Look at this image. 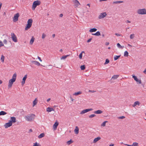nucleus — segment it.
I'll return each instance as SVG.
<instances>
[{
  "label": "nucleus",
  "mask_w": 146,
  "mask_h": 146,
  "mask_svg": "<svg viewBox=\"0 0 146 146\" xmlns=\"http://www.w3.org/2000/svg\"><path fill=\"white\" fill-rule=\"evenodd\" d=\"M17 77V74L16 73H15L13 75L12 78L9 80V82L8 86L9 88H11L14 82L16 80V77Z\"/></svg>",
  "instance_id": "1"
},
{
  "label": "nucleus",
  "mask_w": 146,
  "mask_h": 146,
  "mask_svg": "<svg viewBox=\"0 0 146 146\" xmlns=\"http://www.w3.org/2000/svg\"><path fill=\"white\" fill-rule=\"evenodd\" d=\"M35 117V115L31 114L25 116V118L27 121H31L34 119Z\"/></svg>",
  "instance_id": "2"
},
{
  "label": "nucleus",
  "mask_w": 146,
  "mask_h": 146,
  "mask_svg": "<svg viewBox=\"0 0 146 146\" xmlns=\"http://www.w3.org/2000/svg\"><path fill=\"white\" fill-rule=\"evenodd\" d=\"M33 20L32 19H29L27 21V24L26 25V26L25 28V30L27 31L29 29L31 26Z\"/></svg>",
  "instance_id": "3"
},
{
  "label": "nucleus",
  "mask_w": 146,
  "mask_h": 146,
  "mask_svg": "<svg viewBox=\"0 0 146 146\" xmlns=\"http://www.w3.org/2000/svg\"><path fill=\"white\" fill-rule=\"evenodd\" d=\"M40 3V1L38 0L35 1L34 2L32 7V9L34 10L37 6L39 5Z\"/></svg>",
  "instance_id": "4"
},
{
  "label": "nucleus",
  "mask_w": 146,
  "mask_h": 146,
  "mask_svg": "<svg viewBox=\"0 0 146 146\" xmlns=\"http://www.w3.org/2000/svg\"><path fill=\"white\" fill-rule=\"evenodd\" d=\"M137 12L139 15L146 14V9L144 8L139 9L137 10Z\"/></svg>",
  "instance_id": "5"
},
{
  "label": "nucleus",
  "mask_w": 146,
  "mask_h": 146,
  "mask_svg": "<svg viewBox=\"0 0 146 146\" xmlns=\"http://www.w3.org/2000/svg\"><path fill=\"white\" fill-rule=\"evenodd\" d=\"M107 15L106 12H104L100 13V15L98 16V18L99 19H101L104 18Z\"/></svg>",
  "instance_id": "6"
},
{
  "label": "nucleus",
  "mask_w": 146,
  "mask_h": 146,
  "mask_svg": "<svg viewBox=\"0 0 146 146\" xmlns=\"http://www.w3.org/2000/svg\"><path fill=\"white\" fill-rule=\"evenodd\" d=\"M19 16V13H17L15 15L14 17L13 18V21L14 22L17 21L18 20V18Z\"/></svg>",
  "instance_id": "7"
},
{
  "label": "nucleus",
  "mask_w": 146,
  "mask_h": 146,
  "mask_svg": "<svg viewBox=\"0 0 146 146\" xmlns=\"http://www.w3.org/2000/svg\"><path fill=\"white\" fill-rule=\"evenodd\" d=\"M92 110L93 109L92 108L87 109L85 110H84L80 112V114L82 115Z\"/></svg>",
  "instance_id": "8"
},
{
  "label": "nucleus",
  "mask_w": 146,
  "mask_h": 146,
  "mask_svg": "<svg viewBox=\"0 0 146 146\" xmlns=\"http://www.w3.org/2000/svg\"><path fill=\"white\" fill-rule=\"evenodd\" d=\"M11 38H12L14 42H17V37L14 33H11Z\"/></svg>",
  "instance_id": "9"
},
{
  "label": "nucleus",
  "mask_w": 146,
  "mask_h": 146,
  "mask_svg": "<svg viewBox=\"0 0 146 146\" xmlns=\"http://www.w3.org/2000/svg\"><path fill=\"white\" fill-rule=\"evenodd\" d=\"M72 1L75 7H78L80 5V3L77 0H73Z\"/></svg>",
  "instance_id": "10"
},
{
  "label": "nucleus",
  "mask_w": 146,
  "mask_h": 146,
  "mask_svg": "<svg viewBox=\"0 0 146 146\" xmlns=\"http://www.w3.org/2000/svg\"><path fill=\"white\" fill-rule=\"evenodd\" d=\"M12 125V123L11 122H10L9 121V122H8L5 124L4 125V127L5 128H6L11 126Z\"/></svg>",
  "instance_id": "11"
},
{
  "label": "nucleus",
  "mask_w": 146,
  "mask_h": 146,
  "mask_svg": "<svg viewBox=\"0 0 146 146\" xmlns=\"http://www.w3.org/2000/svg\"><path fill=\"white\" fill-rule=\"evenodd\" d=\"M31 62L32 63L38 66H43L42 64H41L38 62L37 61L35 60L32 61Z\"/></svg>",
  "instance_id": "12"
},
{
  "label": "nucleus",
  "mask_w": 146,
  "mask_h": 146,
  "mask_svg": "<svg viewBox=\"0 0 146 146\" xmlns=\"http://www.w3.org/2000/svg\"><path fill=\"white\" fill-rule=\"evenodd\" d=\"M10 122L12 123H15L16 122V118L14 117H11L10 118Z\"/></svg>",
  "instance_id": "13"
},
{
  "label": "nucleus",
  "mask_w": 146,
  "mask_h": 146,
  "mask_svg": "<svg viewBox=\"0 0 146 146\" xmlns=\"http://www.w3.org/2000/svg\"><path fill=\"white\" fill-rule=\"evenodd\" d=\"M27 74L25 75L24 76L23 78L22 81L21 82L22 85H23L25 84V80L27 78Z\"/></svg>",
  "instance_id": "14"
},
{
  "label": "nucleus",
  "mask_w": 146,
  "mask_h": 146,
  "mask_svg": "<svg viewBox=\"0 0 146 146\" xmlns=\"http://www.w3.org/2000/svg\"><path fill=\"white\" fill-rule=\"evenodd\" d=\"M58 125V122H56L53 125V127L54 130L56 129Z\"/></svg>",
  "instance_id": "15"
},
{
  "label": "nucleus",
  "mask_w": 146,
  "mask_h": 146,
  "mask_svg": "<svg viewBox=\"0 0 146 146\" xmlns=\"http://www.w3.org/2000/svg\"><path fill=\"white\" fill-rule=\"evenodd\" d=\"M103 111L101 110H98L96 111H94V113L97 114H100L103 113Z\"/></svg>",
  "instance_id": "16"
},
{
  "label": "nucleus",
  "mask_w": 146,
  "mask_h": 146,
  "mask_svg": "<svg viewBox=\"0 0 146 146\" xmlns=\"http://www.w3.org/2000/svg\"><path fill=\"white\" fill-rule=\"evenodd\" d=\"M79 129L77 126L75 127V128L74 130V132L76 134H77L79 133Z\"/></svg>",
  "instance_id": "17"
},
{
  "label": "nucleus",
  "mask_w": 146,
  "mask_h": 146,
  "mask_svg": "<svg viewBox=\"0 0 146 146\" xmlns=\"http://www.w3.org/2000/svg\"><path fill=\"white\" fill-rule=\"evenodd\" d=\"M100 139H101V138L100 137H98L95 138L94 140L93 143H96L97 141H98L99 140H100Z\"/></svg>",
  "instance_id": "18"
},
{
  "label": "nucleus",
  "mask_w": 146,
  "mask_h": 146,
  "mask_svg": "<svg viewBox=\"0 0 146 146\" xmlns=\"http://www.w3.org/2000/svg\"><path fill=\"white\" fill-rule=\"evenodd\" d=\"M37 98H36L35 100L33 102V107L37 103Z\"/></svg>",
  "instance_id": "19"
},
{
  "label": "nucleus",
  "mask_w": 146,
  "mask_h": 146,
  "mask_svg": "<svg viewBox=\"0 0 146 146\" xmlns=\"http://www.w3.org/2000/svg\"><path fill=\"white\" fill-rule=\"evenodd\" d=\"M54 111L53 108L48 107L46 109V111L48 112H50L52 111Z\"/></svg>",
  "instance_id": "20"
},
{
  "label": "nucleus",
  "mask_w": 146,
  "mask_h": 146,
  "mask_svg": "<svg viewBox=\"0 0 146 146\" xmlns=\"http://www.w3.org/2000/svg\"><path fill=\"white\" fill-rule=\"evenodd\" d=\"M140 104V103L138 101H136L135 102L133 105L132 106L133 107H135L137 105H139Z\"/></svg>",
  "instance_id": "21"
},
{
  "label": "nucleus",
  "mask_w": 146,
  "mask_h": 146,
  "mask_svg": "<svg viewBox=\"0 0 146 146\" xmlns=\"http://www.w3.org/2000/svg\"><path fill=\"white\" fill-rule=\"evenodd\" d=\"M34 40H35V38L33 36L32 37V38L30 41V43L31 44H33V42H34Z\"/></svg>",
  "instance_id": "22"
},
{
  "label": "nucleus",
  "mask_w": 146,
  "mask_h": 146,
  "mask_svg": "<svg viewBox=\"0 0 146 146\" xmlns=\"http://www.w3.org/2000/svg\"><path fill=\"white\" fill-rule=\"evenodd\" d=\"M97 31V29H96V28H93V29H90V30H89V31L90 32L92 33V32H96Z\"/></svg>",
  "instance_id": "23"
},
{
  "label": "nucleus",
  "mask_w": 146,
  "mask_h": 146,
  "mask_svg": "<svg viewBox=\"0 0 146 146\" xmlns=\"http://www.w3.org/2000/svg\"><path fill=\"white\" fill-rule=\"evenodd\" d=\"M70 56V55H64L62 56L60 58V59L61 60L64 59H66L68 56Z\"/></svg>",
  "instance_id": "24"
},
{
  "label": "nucleus",
  "mask_w": 146,
  "mask_h": 146,
  "mask_svg": "<svg viewBox=\"0 0 146 146\" xmlns=\"http://www.w3.org/2000/svg\"><path fill=\"white\" fill-rule=\"evenodd\" d=\"M7 112L3 111H1L0 112V116L1 115H4L7 114Z\"/></svg>",
  "instance_id": "25"
},
{
  "label": "nucleus",
  "mask_w": 146,
  "mask_h": 146,
  "mask_svg": "<svg viewBox=\"0 0 146 146\" xmlns=\"http://www.w3.org/2000/svg\"><path fill=\"white\" fill-rule=\"evenodd\" d=\"M44 136V133H42L40 134L38 136V138L40 139L42 137H43Z\"/></svg>",
  "instance_id": "26"
},
{
  "label": "nucleus",
  "mask_w": 146,
  "mask_h": 146,
  "mask_svg": "<svg viewBox=\"0 0 146 146\" xmlns=\"http://www.w3.org/2000/svg\"><path fill=\"white\" fill-rule=\"evenodd\" d=\"M123 2V1H113V4H118V3H122Z\"/></svg>",
  "instance_id": "27"
},
{
  "label": "nucleus",
  "mask_w": 146,
  "mask_h": 146,
  "mask_svg": "<svg viewBox=\"0 0 146 146\" xmlns=\"http://www.w3.org/2000/svg\"><path fill=\"white\" fill-rule=\"evenodd\" d=\"M119 77V75H113L111 78V79H116Z\"/></svg>",
  "instance_id": "28"
},
{
  "label": "nucleus",
  "mask_w": 146,
  "mask_h": 146,
  "mask_svg": "<svg viewBox=\"0 0 146 146\" xmlns=\"http://www.w3.org/2000/svg\"><path fill=\"white\" fill-rule=\"evenodd\" d=\"M82 92L80 91H79L78 92H75L73 94L74 95L77 96L78 95L81 94Z\"/></svg>",
  "instance_id": "29"
},
{
  "label": "nucleus",
  "mask_w": 146,
  "mask_h": 146,
  "mask_svg": "<svg viewBox=\"0 0 146 146\" xmlns=\"http://www.w3.org/2000/svg\"><path fill=\"white\" fill-rule=\"evenodd\" d=\"M129 55V53L127 51H125L124 52V56L127 57Z\"/></svg>",
  "instance_id": "30"
},
{
  "label": "nucleus",
  "mask_w": 146,
  "mask_h": 146,
  "mask_svg": "<svg viewBox=\"0 0 146 146\" xmlns=\"http://www.w3.org/2000/svg\"><path fill=\"white\" fill-rule=\"evenodd\" d=\"M121 56V55L119 56H115L114 58V60H116L118 59Z\"/></svg>",
  "instance_id": "31"
},
{
  "label": "nucleus",
  "mask_w": 146,
  "mask_h": 146,
  "mask_svg": "<svg viewBox=\"0 0 146 146\" xmlns=\"http://www.w3.org/2000/svg\"><path fill=\"white\" fill-rule=\"evenodd\" d=\"M4 59H5L4 56L3 55H2L1 56V62H3L4 61Z\"/></svg>",
  "instance_id": "32"
},
{
  "label": "nucleus",
  "mask_w": 146,
  "mask_h": 146,
  "mask_svg": "<svg viewBox=\"0 0 146 146\" xmlns=\"http://www.w3.org/2000/svg\"><path fill=\"white\" fill-rule=\"evenodd\" d=\"M108 121H104L102 123L101 125V126L104 127L106 125V123Z\"/></svg>",
  "instance_id": "33"
},
{
  "label": "nucleus",
  "mask_w": 146,
  "mask_h": 146,
  "mask_svg": "<svg viewBox=\"0 0 146 146\" xmlns=\"http://www.w3.org/2000/svg\"><path fill=\"white\" fill-rule=\"evenodd\" d=\"M73 142V141L71 139L69 141H67V143L68 145H70L71 143Z\"/></svg>",
  "instance_id": "34"
},
{
  "label": "nucleus",
  "mask_w": 146,
  "mask_h": 146,
  "mask_svg": "<svg viewBox=\"0 0 146 146\" xmlns=\"http://www.w3.org/2000/svg\"><path fill=\"white\" fill-rule=\"evenodd\" d=\"M134 37V34H131L130 36V38L131 39H133Z\"/></svg>",
  "instance_id": "35"
},
{
  "label": "nucleus",
  "mask_w": 146,
  "mask_h": 146,
  "mask_svg": "<svg viewBox=\"0 0 146 146\" xmlns=\"http://www.w3.org/2000/svg\"><path fill=\"white\" fill-rule=\"evenodd\" d=\"M110 62V60L108 59H106V60L105 62L104 63V64H106Z\"/></svg>",
  "instance_id": "36"
},
{
  "label": "nucleus",
  "mask_w": 146,
  "mask_h": 146,
  "mask_svg": "<svg viewBox=\"0 0 146 146\" xmlns=\"http://www.w3.org/2000/svg\"><path fill=\"white\" fill-rule=\"evenodd\" d=\"M132 78H134V80L135 81H137V80H138V78L135 75L132 76Z\"/></svg>",
  "instance_id": "37"
},
{
  "label": "nucleus",
  "mask_w": 146,
  "mask_h": 146,
  "mask_svg": "<svg viewBox=\"0 0 146 146\" xmlns=\"http://www.w3.org/2000/svg\"><path fill=\"white\" fill-rule=\"evenodd\" d=\"M80 68L82 70H84L85 69V66L84 65L81 66Z\"/></svg>",
  "instance_id": "38"
},
{
  "label": "nucleus",
  "mask_w": 146,
  "mask_h": 146,
  "mask_svg": "<svg viewBox=\"0 0 146 146\" xmlns=\"http://www.w3.org/2000/svg\"><path fill=\"white\" fill-rule=\"evenodd\" d=\"M132 145L133 146H138V143L136 142H134L133 143Z\"/></svg>",
  "instance_id": "39"
},
{
  "label": "nucleus",
  "mask_w": 146,
  "mask_h": 146,
  "mask_svg": "<svg viewBox=\"0 0 146 146\" xmlns=\"http://www.w3.org/2000/svg\"><path fill=\"white\" fill-rule=\"evenodd\" d=\"M96 115L94 114H92L90 115H89V118H92L95 116H96Z\"/></svg>",
  "instance_id": "40"
},
{
  "label": "nucleus",
  "mask_w": 146,
  "mask_h": 146,
  "mask_svg": "<svg viewBox=\"0 0 146 146\" xmlns=\"http://www.w3.org/2000/svg\"><path fill=\"white\" fill-rule=\"evenodd\" d=\"M33 146H40V145L39 143H38L37 142L34 143Z\"/></svg>",
  "instance_id": "41"
},
{
  "label": "nucleus",
  "mask_w": 146,
  "mask_h": 146,
  "mask_svg": "<svg viewBox=\"0 0 146 146\" xmlns=\"http://www.w3.org/2000/svg\"><path fill=\"white\" fill-rule=\"evenodd\" d=\"M96 36H98L100 35V33L99 31H97L96 33H95Z\"/></svg>",
  "instance_id": "42"
},
{
  "label": "nucleus",
  "mask_w": 146,
  "mask_h": 146,
  "mask_svg": "<svg viewBox=\"0 0 146 146\" xmlns=\"http://www.w3.org/2000/svg\"><path fill=\"white\" fill-rule=\"evenodd\" d=\"M125 118V117L123 116L119 117H118V118L119 119H123Z\"/></svg>",
  "instance_id": "43"
},
{
  "label": "nucleus",
  "mask_w": 146,
  "mask_h": 146,
  "mask_svg": "<svg viewBox=\"0 0 146 146\" xmlns=\"http://www.w3.org/2000/svg\"><path fill=\"white\" fill-rule=\"evenodd\" d=\"M4 46V44L0 40V47L1 46Z\"/></svg>",
  "instance_id": "44"
},
{
  "label": "nucleus",
  "mask_w": 146,
  "mask_h": 146,
  "mask_svg": "<svg viewBox=\"0 0 146 146\" xmlns=\"http://www.w3.org/2000/svg\"><path fill=\"white\" fill-rule=\"evenodd\" d=\"M136 81L139 84H141V80L138 79V80H137V81Z\"/></svg>",
  "instance_id": "45"
},
{
  "label": "nucleus",
  "mask_w": 146,
  "mask_h": 146,
  "mask_svg": "<svg viewBox=\"0 0 146 146\" xmlns=\"http://www.w3.org/2000/svg\"><path fill=\"white\" fill-rule=\"evenodd\" d=\"M117 46L119 48H121L122 47V46H121L119 43H118L117 44Z\"/></svg>",
  "instance_id": "46"
},
{
  "label": "nucleus",
  "mask_w": 146,
  "mask_h": 146,
  "mask_svg": "<svg viewBox=\"0 0 146 146\" xmlns=\"http://www.w3.org/2000/svg\"><path fill=\"white\" fill-rule=\"evenodd\" d=\"M3 43L5 44H7V41L6 39H4L3 41Z\"/></svg>",
  "instance_id": "47"
},
{
  "label": "nucleus",
  "mask_w": 146,
  "mask_h": 146,
  "mask_svg": "<svg viewBox=\"0 0 146 146\" xmlns=\"http://www.w3.org/2000/svg\"><path fill=\"white\" fill-rule=\"evenodd\" d=\"M82 53H81L79 55V58L80 59H81L82 58Z\"/></svg>",
  "instance_id": "48"
},
{
  "label": "nucleus",
  "mask_w": 146,
  "mask_h": 146,
  "mask_svg": "<svg viewBox=\"0 0 146 146\" xmlns=\"http://www.w3.org/2000/svg\"><path fill=\"white\" fill-rule=\"evenodd\" d=\"M46 36V35L44 34V33H43L42 35V38L43 39L45 38Z\"/></svg>",
  "instance_id": "49"
},
{
  "label": "nucleus",
  "mask_w": 146,
  "mask_h": 146,
  "mask_svg": "<svg viewBox=\"0 0 146 146\" xmlns=\"http://www.w3.org/2000/svg\"><path fill=\"white\" fill-rule=\"evenodd\" d=\"M92 38H90V39H89L87 41V42H90L91 40H92Z\"/></svg>",
  "instance_id": "50"
},
{
  "label": "nucleus",
  "mask_w": 146,
  "mask_h": 146,
  "mask_svg": "<svg viewBox=\"0 0 146 146\" xmlns=\"http://www.w3.org/2000/svg\"><path fill=\"white\" fill-rule=\"evenodd\" d=\"M115 35H116L117 36H120V34H119L117 33H115Z\"/></svg>",
  "instance_id": "51"
},
{
  "label": "nucleus",
  "mask_w": 146,
  "mask_h": 146,
  "mask_svg": "<svg viewBox=\"0 0 146 146\" xmlns=\"http://www.w3.org/2000/svg\"><path fill=\"white\" fill-rule=\"evenodd\" d=\"M38 59L40 61V62H42V60L41 59V58L39 57L38 56Z\"/></svg>",
  "instance_id": "52"
},
{
  "label": "nucleus",
  "mask_w": 146,
  "mask_h": 146,
  "mask_svg": "<svg viewBox=\"0 0 146 146\" xmlns=\"http://www.w3.org/2000/svg\"><path fill=\"white\" fill-rule=\"evenodd\" d=\"M143 72L145 74H146V68L145 69V70L143 71Z\"/></svg>",
  "instance_id": "53"
},
{
  "label": "nucleus",
  "mask_w": 146,
  "mask_h": 146,
  "mask_svg": "<svg viewBox=\"0 0 146 146\" xmlns=\"http://www.w3.org/2000/svg\"><path fill=\"white\" fill-rule=\"evenodd\" d=\"M125 145H127V146H133L132 145H129L127 144H124Z\"/></svg>",
  "instance_id": "54"
},
{
  "label": "nucleus",
  "mask_w": 146,
  "mask_h": 146,
  "mask_svg": "<svg viewBox=\"0 0 146 146\" xmlns=\"http://www.w3.org/2000/svg\"><path fill=\"white\" fill-rule=\"evenodd\" d=\"M109 44V42H106V45H108Z\"/></svg>",
  "instance_id": "55"
},
{
  "label": "nucleus",
  "mask_w": 146,
  "mask_h": 146,
  "mask_svg": "<svg viewBox=\"0 0 146 146\" xmlns=\"http://www.w3.org/2000/svg\"><path fill=\"white\" fill-rule=\"evenodd\" d=\"M63 16V15L62 14H61L60 15V17H62Z\"/></svg>",
  "instance_id": "56"
},
{
  "label": "nucleus",
  "mask_w": 146,
  "mask_h": 146,
  "mask_svg": "<svg viewBox=\"0 0 146 146\" xmlns=\"http://www.w3.org/2000/svg\"><path fill=\"white\" fill-rule=\"evenodd\" d=\"M50 100V98H49L47 99V101L48 102Z\"/></svg>",
  "instance_id": "57"
},
{
  "label": "nucleus",
  "mask_w": 146,
  "mask_h": 146,
  "mask_svg": "<svg viewBox=\"0 0 146 146\" xmlns=\"http://www.w3.org/2000/svg\"><path fill=\"white\" fill-rule=\"evenodd\" d=\"M32 131H33V130L31 129H30L29 130V132H32Z\"/></svg>",
  "instance_id": "58"
},
{
  "label": "nucleus",
  "mask_w": 146,
  "mask_h": 146,
  "mask_svg": "<svg viewBox=\"0 0 146 146\" xmlns=\"http://www.w3.org/2000/svg\"><path fill=\"white\" fill-rule=\"evenodd\" d=\"M126 22L127 23H130L131 22L129 20H127L126 21Z\"/></svg>",
  "instance_id": "59"
},
{
  "label": "nucleus",
  "mask_w": 146,
  "mask_h": 146,
  "mask_svg": "<svg viewBox=\"0 0 146 146\" xmlns=\"http://www.w3.org/2000/svg\"><path fill=\"white\" fill-rule=\"evenodd\" d=\"M70 99H71V101L72 102H73L74 101V99L71 97H70Z\"/></svg>",
  "instance_id": "60"
},
{
  "label": "nucleus",
  "mask_w": 146,
  "mask_h": 146,
  "mask_svg": "<svg viewBox=\"0 0 146 146\" xmlns=\"http://www.w3.org/2000/svg\"><path fill=\"white\" fill-rule=\"evenodd\" d=\"M55 34H54L52 35V37H53V38H54L55 36Z\"/></svg>",
  "instance_id": "61"
},
{
  "label": "nucleus",
  "mask_w": 146,
  "mask_h": 146,
  "mask_svg": "<svg viewBox=\"0 0 146 146\" xmlns=\"http://www.w3.org/2000/svg\"><path fill=\"white\" fill-rule=\"evenodd\" d=\"M114 146V144H110L109 146Z\"/></svg>",
  "instance_id": "62"
},
{
  "label": "nucleus",
  "mask_w": 146,
  "mask_h": 146,
  "mask_svg": "<svg viewBox=\"0 0 146 146\" xmlns=\"http://www.w3.org/2000/svg\"><path fill=\"white\" fill-rule=\"evenodd\" d=\"M128 46H130L131 47H132V46L130 44H128Z\"/></svg>",
  "instance_id": "63"
},
{
  "label": "nucleus",
  "mask_w": 146,
  "mask_h": 146,
  "mask_svg": "<svg viewBox=\"0 0 146 146\" xmlns=\"http://www.w3.org/2000/svg\"><path fill=\"white\" fill-rule=\"evenodd\" d=\"M102 36L103 37H104V34H103L102 35Z\"/></svg>",
  "instance_id": "64"
}]
</instances>
